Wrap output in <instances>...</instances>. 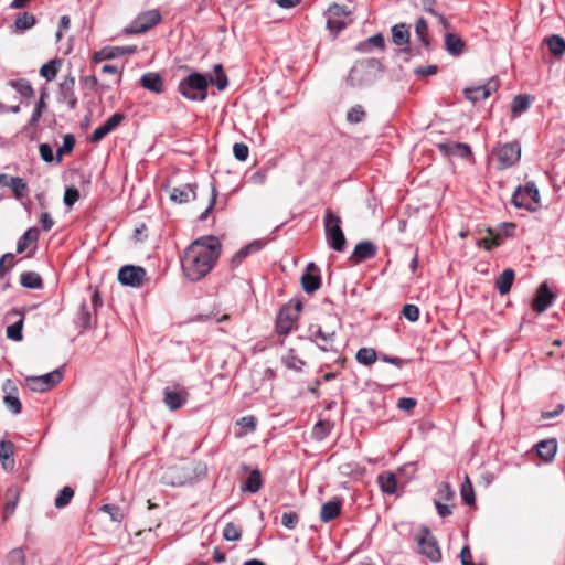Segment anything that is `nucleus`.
Instances as JSON below:
<instances>
[{
	"label": "nucleus",
	"mask_w": 565,
	"mask_h": 565,
	"mask_svg": "<svg viewBox=\"0 0 565 565\" xmlns=\"http://www.w3.org/2000/svg\"><path fill=\"white\" fill-rule=\"evenodd\" d=\"M78 198H79V192L76 188H74V186L66 188L65 193H64V204L68 207H72L75 204V202L78 200Z\"/></svg>",
	"instance_id": "60"
},
{
	"label": "nucleus",
	"mask_w": 565,
	"mask_h": 565,
	"mask_svg": "<svg viewBox=\"0 0 565 565\" xmlns=\"http://www.w3.org/2000/svg\"><path fill=\"white\" fill-rule=\"evenodd\" d=\"M75 137L72 134H66L63 137V145L56 151L57 161H61L63 154L71 152L75 147Z\"/></svg>",
	"instance_id": "49"
},
{
	"label": "nucleus",
	"mask_w": 565,
	"mask_h": 565,
	"mask_svg": "<svg viewBox=\"0 0 565 565\" xmlns=\"http://www.w3.org/2000/svg\"><path fill=\"white\" fill-rule=\"evenodd\" d=\"M309 331L321 351L338 353L334 347L335 331H324L320 326H311Z\"/></svg>",
	"instance_id": "13"
},
{
	"label": "nucleus",
	"mask_w": 565,
	"mask_h": 565,
	"mask_svg": "<svg viewBox=\"0 0 565 565\" xmlns=\"http://www.w3.org/2000/svg\"><path fill=\"white\" fill-rule=\"evenodd\" d=\"M499 88V81L495 77L490 78L483 85L467 87L463 89V94L467 99L472 103L487 99L492 93Z\"/></svg>",
	"instance_id": "12"
},
{
	"label": "nucleus",
	"mask_w": 565,
	"mask_h": 565,
	"mask_svg": "<svg viewBox=\"0 0 565 565\" xmlns=\"http://www.w3.org/2000/svg\"><path fill=\"white\" fill-rule=\"evenodd\" d=\"M195 189L196 185L194 183L173 188L170 193V200L179 204L194 200L196 196Z\"/></svg>",
	"instance_id": "19"
},
{
	"label": "nucleus",
	"mask_w": 565,
	"mask_h": 565,
	"mask_svg": "<svg viewBox=\"0 0 565 565\" xmlns=\"http://www.w3.org/2000/svg\"><path fill=\"white\" fill-rule=\"evenodd\" d=\"M377 483L382 492L386 494H394L397 487L396 476L393 472H384L379 475Z\"/></svg>",
	"instance_id": "28"
},
{
	"label": "nucleus",
	"mask_w": 565,
	"mask_h": 565,
	"mask_svg": "<svg viewBox=\"0 0 565 565\" xmlns=\"http://www.w3.org/2000/svg\"><path fill=\"white\" fill-rule=\"evenodd\" d=\"M550 52L555 56H562L565 53V39L559 35H551L546 39Z\"/></svg>",
	"instance_id": "38"
},
{
	"label": "nucleus",
	"mask_w": 565,
	"mask_h": 565,
	"mask_svg": "<svg viewBox=\"0 0 565 565\" xmlns=\"http://www.w3.org/2000/svg\"><path fill=\"white\" fill-rule=\"evenodd\" d=\"M102 511L107 512L114 522H121L124 520V513L121 509L114 504H104Z\"/></svg>",
	"instance_id": "54"
},
{
	"label": "nucleus",
	"mask_w": 565,
	"mask_h": 565,
	"mask_svg": "<svg viewBox=\"0 0 565 565\" xmlns=\"http://www.w3.org/2000/svg\"><path fill=\"white\" fill-rule=\"evenodd\" d=\"M405 319H407L411 322H415L419 318V309L415 305H405L402 311Z\"/></svg>",
	"instance_id": "58"
},
{
	"label": "nucleus",
	"mask_w": 565,
	"mask_h": 565,
	"mask_svg": "<svg viewBox=\"0 0 565 565\" xmlns=\"http://www.w3.org/2000/svg\"><path fill=\"white\" fill-rule=\"evenodd\" d=\"M217 196V190L214 183H211V198L207 207L200 214L199 220L205 221L210 213L212 212Z\"/></svg>",
	"instance_id": "55"
},
{
	"label": "nucleus",
	"mask_w": 565,
	"mask_h": 565,
	"mask_svg": "<svg viewBox=\"0 0 565 565\" xmlns=\"http://www.w3.org/2000/svg\"><path fill=\"white\" fill-rule=\"evenodd\" d=\"M39 235L40 231L38 227H30L25 231L17 243V253H23L32 243H35L39 239Z\"/></svg>",
	"instance_id": "30"
},
{
	"label": "nucleus",
	"mask_w": 565,
	"mask_h": 565,
	"mask_svg": "<svg viewBox=\"0 0 565 565\" xmlns=\"http://www.w3.org/2000/svg\"><path fill=\"white\" fill-rule=\"evenodd\" d=\"M141 85L143 88L160 94L163 90V82L158 73L149 72L141 76Z\"/></svg>",
	"instance_id": "23"
},
{
	"label": "nucleus",
	"mask_w": 565,
	"mask_h": 565,
	"mask_svg": "<svg viewBox=\"0 0 565 565\" xmlns=\"http://www.w3.org/2000/svg\"><path fill=\"white\" fill-rule=\"evenodd\" d=\"M532 97L526 94L516 95L511 105V111L513 116H519L520 114L527 110L531 106Z\"/></svg>",
	"instance_id": "32"
},
{
	"label": "nucleus",
	"mask_w": 565,
	"mask_h": 565,
	"mask_svg": "<svg viewBox=\"0 0 565 565\" xmlns=\"http://www.w3.org/2000/svg\"><path fill=\"white\" fill-rule=\"evenodd\" d=\"M347 23L339 17L329 18L327 21V28L335 33L340 32L345 28Z\"/></svg>",
	"instance_id": "63"
},
{
	"label": "nucleus",
	"mask_w": 565,
	"mask_h": 565,
	"mask_svg": "<svg viewBox=\"0 0 565 565\" xmlns=\"http://www.w3.org/2000/svg\"><path fill=\"white\" fill-rule=\"evenodd\" d=\"M237 425L246 431H254L256 428V418L254 416H244L237 420Z\"/></svg>",
	"instance_id": "64"
},
{
	"label": "nucleus",
	"mask_w": 565,
	"mask_h": 565,
	"mask_svg": "<svg viewBox=\"0 0 565 565\" xmlns=\"http://www.w3.org/2000/svg\"><path fill=\"white\" fill-rule=\"evenodd\" d=\"M554 299V295L548 289V286L546 282L542 284L532 302V308L537 313H543L548 309V307L552 305Z\"/></svg>",
	"instance_id": "17"
},
{
	"label": "nucleus",
	"mask_w": 565,
	"mask_h": 565,
	"mask_svg": "<svg viewBox=\"0 0 565 565\" xmlns=\"http://www.w3.org/2000/svg\"><path fill=\"white\" fill-rule=\"evenodd\" d=\"M262 487V476L259 470L255 469L253 470L246 480L245 486L243 487V490L248 491L250 493H256Z\"/></svg>",
	"instance_id": "41"
},
{
	"label": "nucleus",
	"mask_w": 565,
	"mask_h": 565,
	"mask_svg": "<svg viewBox=\"0 0 565 565\" xmlns=\"http://www.w3.org/2000/svg\"><path fill=\"white\" fill-rule=\"evenodd\" d=\"M162 393L163 403L170 411L181 408L189 398L188 390L179 383L166 386Z\"/></svg>",
	"instance_id": "9"
},
{
	"label": "nucleus",
	"mask_w": 565,
	"mask_h": 565,
	"mask_svg": "<svg viewBox=\"0 0 565 565\" xmlns=\"http://www.w3.org/2000/svg\"><path fill=\"white\" fill-rule=\"evenodd\" d=\"M451 153L460 158H469L471 156V149L466 143H455L452 146Z\"/></svg>",
	"instance_id": "62"
},
{
	"label": "nucleus",
	"mask_w": 565,
	"mask_h": 565,
	"mask_svg": "<svg viewBox=\"0 0 565 565\" xmlns=\"http://www.w3.org/2000/svg\"><path fill=\"white\" fill-rule=\"evenodd\" d=\"M365 117V111L362 106L358 105L349 109L347 114V119L351 124L361 122Z\"/></svg>",
	"instance_id": "52"
},
{
	"label": "nucleus",
	"mask_w": 565,
	"mask_h": 565,
	"mask_svg": "<svg viewBox=\"0 0 565 565\" xmlns=\"http://www.w3.org/2000/svg\"><path fill=\"white\" fill-rule=\"evenodd\" d=\"M415 35L420 45L428 50L430 46L429 31L427 21L424 18H418L415 21Z\"/></svg>",
	"instance_id": "26"
},
{
	"label": "nucleus",
	"mask_w": 565,
	"mask_h": 565,
	"mask_svg": "<svg viewBox=\"0 0 565 565\" xmlns=\"http://www.w3.org/2000/svg\"><path fill=\"white\" fill-rule=\"evenodd\" d=\"M221 254V243L214 236L198 238L183 254L181 265L184 276L190 281H199L214 267Z\"/></svg>",
	"instance_id": "1"
},
{
	"label": "nucleus",
	"mask_w": 565,
	"mask_h": 565,
	"mask_svg": "<svg viewBox=\"0 0 565 565\" xmlns=\"http://www.w3.org/2000/svg\"><path fill=\"white\" fill-rule=\"evenodd\" d=\"M61 380L62 372L58 370H54L53 372L46 373L44 375L26 377V382L30 383V388L35 392H44L58 384Z\"/></svg>",
	"instance_id": "14"
},
{
	"label": "nucleus",
	"mask_w": 565,
	"mask_h": 565,
	"mask_svg": "<svg viewBox=\"0 0 565 565\" xmlns=\"http://www.w3.org/2000/svg\"><path fill=\"white\" fill-rule=\"evenodd\" d=\"M60 62L57 60H51L50 62L42 65L40 70V74L42 77H44L47 82L53 81L58 72Z\"/></svg>",
	"instance_id": "42"
},
{
	"label": "nucleus",
	"mask_w": 565,
	"mask_h": 565,
	"mask_svg": "<svg viewBox=\"0 0 565 565\" xmlns=\"http://www.w3.org/2000/svg\"><path fill=\"white\" fill-rule=\"evenodd\" d=\"M356 361L363 365H371L376 361V352L371 348H361L356 352Z\"/></svg>",
	"instance_id": "44"
},
{
	"label": "nucleus",
	"mask_w": 565,
	"mask_h": 565,
	"mask_svg": "<svg viewBox=\"0 0 565 565\" xmlns=\"http://www.w3.org/2000/svg\"><path fill=\"white\" fill-rule=\"evenodd\" d=\"M301 305L298 302L294 308L284 307L279 310L276 319V331L280 335H287L294 328Z\"/></svg>",
	"instance_id": "11"
},
{
	"label": "nucleus",
	"mask_w": 565,
	"mask_h": 565,
	"mask_svg": "<svg viewBox=\"0 0 565 565\" xmlns=\"http://www.w3.org/2000/svg\"><path fill=\"white\" fill-rule=\"evenodd\" d=\"M512 204L518 209H526L535 212L540 207V192L534 182H527L524 186H518L514 191Z\"/></svg>",
	"instance_id": "5"
},
{
	"label": "nucleus",
	"mask_w": 565,
	"mask_h": 565,
	"mask_svg": "<svg viewBox=\"0 0 565 565\" xmlns=\"http://www.w3.org/2000/svg\"><path fill=\"white\" fill-rule=\"evenodd\" d=\"M465 42L455 33H447L445 35V49L452 56H459L465 51Z\"/></svg>",
	"instance_id": "22"
},
{
	"label": "nucleus",
	"mask_w": 565,
	"mask_h": 565,
	"mask_svg": "<svg viewBox=\"0 0 565 565\" xmlns=\"http://www.w3.org/2000/svg\"><path fill=\"white\" fill-rule=\"evenodd\" d=\"M376 254V247L370 241H363L355 245L352 255L350 256L351 260L355 263H360L362 260L372 258Z\"/></svg>",
	"instance_id": "20"
},
{
	"label": "nucleus",
	"mask_w": 565,
	"mask_h": 565,
	"mask_svg": "<svg viewBox=\"0 0 565 565\" xmlns=\"http://www.w3.org/2000/svg\"><path fill=\"white\" fill-rule=\"evenodd\" d=\"M242 536V530L239 526L232 522H228L223 529V537L226 541H238Z\"/></svg>",
	"instance_id": "50"
},
{
	"label": "nucleus",
	"mask_w": 565,
	"mask_h": 565,
	"mask_svg": "<svg viewBox=\"0 0 565 565\" xmlns=\"http://www.w3.org/2000/svg\"><path fill=\"white\" fill-rule=\"evenodd\" d=\"M14 455V445L11 441L6 439L0 440V460L2 461L3 468L7 469L8 466L10 469L13 468L14 461L12 457Z\"/></svg>",
	"instance_id": "31"
},
{
	"label": "nucleus",
	"mask_w": 565,
	"mask_h": 565,
	"mask_svg": "<svg viewBox=\"0 0 565 565\" xmlns=\"http://www.w3.org/2000/svg\"><path fill=\"white\" fill-rule=\"evenodd\" d=\"M6 186H9L12 190L14 198L18 200L23 199L28 191L26 182L20 177H9Z\"/></svg>",
	"instance_id": "33"
},
{
	"label": "nucleus",
	"mask_w": 565,
	"mask_h": 565,
	"mask_svg": "<svg viewBox=\"0 0 565 565\" xmlns=\"http://www.w3.org/2000/svg\"><path fill=\"white\" fill-rule=\"evenodd\" d=\"M147 278V273L141 266L125 265L118 271V281L128 287H140Z\"/></svg>",
	"instance_id": "10"
},
{
	"label": "nucleus",
	"mask_w": 565,
	"mask_h": 565,
	"mask_svg": "<svg viewBox=\"0 0 565 565\" xmlns=\"http://www.w3.org/2000/svg\"><path fill=\"white\" fill-rule=\"evenodd\" d=\"M384 36L381 33L374 34L367 39V41L363 44L359 45L361 51H365V46L373 45L379 49H384Z\"/></svg>",
	"instance_id": "57"
},
{
	"label": "nucleus",
	"mask_w": 565,
	"mask_h": 565,
	"mask_svg": "<svg viewBox=\"0 0 565 565\" xmlns=\"http://www.w3.org/2000/svg\"><path fill=\"white\" fill-rule=\"evenodd\" d=\"M281 360L286 367L295 371H301L305 365V361L297 356L294 349H289Z\"/></svg>",
	"instance_id": "39"
},
{
	"label": "nucleus",
	"mask_w": 565,
	"mask_h": 565,
	"mask_svg": "<svg viewBox=\"0 0 565 565\" xmlns=\"http://www.w3.org/2000/svg\"><path fill=\"white\" fill-rule=\"evenodd\" d=\"M35 17L31 13L24 12L18 15L15 20V28L20 31L31 29L35 24Z\"/></svg>",
	"instance_id": "47"
},
{
	"label": "nucleus",
	"mask_w": 565,
	"mask_h": 565,
	"mask_svg": "<svg viewBox=\"0 0 565 565\" xmlns=\"http://www.w3.org/2000/svg\"><path fill=\"white\" fill-rule=\"evenodd\" d=\"M323 226L329 247L337 252H343L347 241L341 228L340 216L335 215L330 209H327L323 218Z\"/></svg>",
	"instance_id": "4"
},
{
	"label": "nucleus",
	"mask_w": 565,
	"mask_h": 565,
	"mask_svg": "<svg viewBox=\"0 0 565 565\" xmlns=\"http://www.w3.org/2000/svg\"><path fill=\"white\" fill-rule=\"evenodd\" d=\"M392 41L397 46H404L403 51L409 50V31L405 23L395 24L392 28Z\"/></svg>",
	"instance_id": "21"
},
{
	"label": "nucleus",
	"mask_w": 565,
	"mask_h": 565,
	"mask_svg": "<svg viewBox=\"0 0 565 565\" xmlns=\"http://www.w3.org/2000/svg\"><path fill=\"white\" fill-rule=\"evenodd\" d=\"M214 75L207 78L209 84L215 85L218 90H224L228 85V81L221 64L214 65Z\"/></svg>",
	"instance_id": "36"
},
{
	"label": "nucleus",
	"mask_w": 565,
	"mask_h": 565,
	"mask_svg": "<svg viewBox=\"0 0 565 565\" xmlns=\"http://www.w3.org/2000/svg\"><path fill=\"white\" fill-rule=\"evenodd\" d=\"M20 282L23 287L39 289L42 287V278L35 271H24L21 274Z\"/></svg>",
	"instance_id": "37"
},
{
	"label": "nucleus",
	"mask_w": 565,
	"mask_h": 565,
	"mask_svg": "<svg viewBox=\"0 0 565 565\" xmlns=\"http://www.w3.org/2000/svg\"><path fill=\"white\" fill-rule=\"evenodd\" d=\"M122 50L120 46L104 47L96 55L98 60H113L122 56Z\"/></svg>",
	"instance_id": "51"
},
{
	"label": "nucleus",
	"mask_w": 565,
	"mask_h": 565,
	"mask_svg": "<svg viewBox=\"0 0 565 565\" xmlns=\"http://www.w3.org/2000/svg\"><path fill=\"white\" fill-rule=\"evenodd\" d=\"M45 97H46V92H43L41 94L40 99L36 102L35 107L33 109V113L31 115V118L29 120V126L30 127L35 126L38 124V121L40 120V118L42 116V113H43V110L46 107V105H45Z\"/></svg>",
	"instance_id": "45"
},
{
	"label": "nucleus",
	"mask_w": 565,
	"mask_h": 565,
	"mask_svg": "<svg viewBox=\"0 0 565 565\" xmlns=\"http://www.w3.org/2000/svg\"><path fill=\"white\" fill-rule=\"evenodd\" d=\"M73 495H74V490L71 487H67V486L64 487L60 491L58 495L55 498V502H54L55 507L57 509H62V508L66 507L71 502Z\"/></svg>",
	"instance_id": "48"
},
{
	"label": "nucleus",
	"mask_w": 565,
	"mask_h": 565,
	"mask_svg": "<svg viewBox=\"0 0 565 565\" xmlns=\"http://www.w3.org/2000/svg\"><path fill=\"white\" fill-rule=\"evenodd\" d=\"M22 329L23 318H20L17 322L8 326L6 331L7 338L13 341H21L23 339Z\"/></svg>",
	"instance_id": "46"
},
{
	"label": "nucleus",
	"mask_w": 565,
	"mask_h": 565,
	"mask_svg": "<svg viewBox=\"0 0 565 565\" xmlns=\"http://www.w3.org/2000/svg\"><path fill=\"white\" fill-rule=\"evenodd\" d=\"M265 243L262 239L253 241L246 246L242 247L232 258V263L235 265L241 264V262L250 254L259 252L264 247Z\"/></svg>",
	"instance_id": "25"
},
{
	"label": "nucleus",
	"mask_w": 565,
	"mask_h": 565,
	"mask_svg": "<svg viewBox=\"0 0 565 565\" xmlns=\"http://www.w3.org/2000/svg\"><path fill=\"white\" fill-rule=\"evenodd\" d=\"M382 71V63L377 58L358 61L350 70L347 82L352 87H362L372 84Z\"/></svg>",
	"instance_id": "2"
},
{
	"label": "nucleus",
	"mask_w": 565,
	"mask_h": 565,
	"mask_svg": "<svg viewBox=\"0 0 565 565\" xmlns=\"http://www.w3.org/2000/svg\"><path fill=\"white\" fill-rule=\"evenodd\" d=\"M124 119L125 116L122 114L115 113L106 120L104 125L99 126L93 131V134L89 136V141L93 143L99 142L109 132L115 130Z\"/></svg>",
	"instance_id": "16"
},
{
	"label": "nucleus",
	"mask_w": 565,
	"mask_h": 565,
	"mask_svg": "<svg viewBox=\"0 0 565 565\" xmlns=\"http://www.w3.org/2000/svg\"><path fill=\"white\" fill-rule=\"evenodd\" d=\"M460 494H461L462 501L466 504L471 505L475 503L473 487H472V483L467 475L465 477V481L461 484Z\"/></svg>",
	"instance_id": "43"
},
{
	"label": "nucleus",
	"mask_w": 565,
	"mask_h": 565,
	"mask_svg": "<svg viewBox=\"0 0 565 565\" xmlns=\"http://www.w3.org/2000/svg\"><path fill=\"white\" fill-rule=\"evenodd\" d=\"M161 20V14L158 10L152 9L141 12L130 24L125 29L126 33L140 34L152 26L158 24Z\"/></svg>",
	"instance_id": "8"
},
{
	"label": "nucleus",
	"mask_w": 565,
	"mask_h": 565,
	"mask_svg": "<svg viewBox=\"0 0 565 565\" xmlns=\"http://www.w3.org/2000/svg\"><path fill=\"white\" fill-rule=\"evenodd\" d=\"M299 522V515L296 512H285L281 515V525L288 530H294Z\"/></svg>",
	"instance_id": "53"
},
{
	"label": "nucleus",
	"mask_w": 565,
	"mask_h": 565,
	"mask_svg": "<svg viewBox=\"0 0 565 565\" xmlns=\"http://www.w3.org/2000/svg\"><path fill=\"white\" fill-rule=\"evenodd\" d=\"M536 451L542 459H544L546 462H550L556 455L557 444L554 439L541 440L536 445Z\"/></svg>",
	"instance_id": "24"
},
{
	"label": "nucleus",
	"mask_w": 565,
	"mask_h": 565,
	"mask_svg": "<svg viewBox=\"0 0 565 565\" xmlns=\"http://www.w3.org/2000/svg\"><path fill=\"white\" fill-rule=\"evenodd\" d=\"M415 541L417 542L420 554L426 556L429 561L438 563L441 559L438 542L427 526H420L419 532L415 535Z\"/></svg>",
	"instance_id": "6"
},
{
	"label": "nucleus",
	"mask_w": 565,
	"mask_h": 565,
	"mask_svg": "<svg viewBox=\"0 0 565 565\" xmlns=\"http://www.w3.org/2000/svg\"><path fill=\"white\" fill-rule=\"evenodd\" d=\"M514 271L511 268L504 269L495 281V287L500 295H507L514 280Z\"/></svg>",
	"instance_id": "29"
},
{
	"label": "nucleus",
	"mask_w": 565,
	"mask_h": 565,
	"mask_svg": "<svg viewBox=\"0 0 565 565\" xmlns=\"http://www.w3.org/2000/svg\"><path fill=\"white\" fill-rule=\"evenodd\" d=\"M233 153L238 161H245L248 158L249 150L245 143L236 142L233 146Z\"/></svg>",
	"instance_id": "59"
},
{
	"label": "nucleus",
	"mask_w": 565,
	"mask_h": 565,
	"mask_svg": "<svg viewBox=\"0 0 565 565\" xmlns=\"http://www.w3.org/2000/svg\"><path fill=\"white\" fill-rule=\"evenodd\" d=\"M75 322L82 329V331L87 330V329L90 328L92 316H90V312L88 310V307H87L86 302H83L81 305V308H79V310L77 312Z\"/></svg>",
	"instance_id": "40"
},
{
	"label": "nucleus",
	"mask_w": 565,
	"mask_h": 565,
	"mask_svg": "<svg viewBox=\"0 0 565 565\" xmlns=\"http://www.w3.org/2000/svg\"><path fill=\"white\" fill-rule=\"evenodd\" d=\"M498 170H504L519 161L521 148L518 142H507L493 149L492 151Z\"/></svg>",
	"instance_id": "7"
},
{
	"label": "nucleus",
	"mask_w": 565,
	"mask_h": 565,
	"mask_svg": "<svg viewBox=\"0 0 565 565\" xmlns=\"http://www.w3.org/2000/svg\"><path fill=\"white\" fill-rule=\"evenodd\" d=\"M9 85L24 98H32L34 96V89L30 81L25 78L10 81Z\"/></svg>",
	"instance_id": "35"
},
{
	"label": "nucleus",
	"mask_w": 565,
	"mask_h": 565,
	"mask_svg": "<svg viewBox=\"0 0 565 565\" xmlns=\"http://www.w3.org/2000/svg\"><path fill=\"white\" fill-rule=\"evenodd\" d=\"M13 259L14 255L11 253H7L0 258V275H4L12 268Z\"/></svg>",
	"instance_id": "61"
},
{
	"label": "nucleus",
	"mask_w": 565,
	"mask_h": 565,
	"mask_svg": "<svg viewBox=\"0 0 565 565\" xmlns=\"http://www.w3.org/2000/svg\"><path fill=\"white\" fill-rule=\"evenodd\" d=\"M9 565H25V556L21 548H14L8 556Z\"/></svg>",
	"instance_id": "56"
},
{
	"label": "nucleus",
	"mask_w": 565,
	"mask_h": 565,
	"mask_svg": "<svg viewBox=\"0 0 565 565\" xmlns=\"http://www.w3.org/2000/svg\"><path fill=\"white\" fill-rule=\"evenodd\" d=\"M2 390L6 393L3 397L6 407L14 415L20 414L22 404L18 396V388L14 383L11 380H7L2 385Z\"/></svg>",
	"instance_id": "15"
},
{
	"label": "nucleus",
	"mask_w": 565,
	"mask_h": 565,
	"mask_svg": "<svg viewBox=\"0 0 565 565\" xmlns=\"http://www.w3.org/2000/svg\"><path fill=\"white\" fill-rule=\"evenodd\" d=\"M75 79L74 77H65L60 84V100L66 103L70 109L77 106V97L74 92Z\"/></svg>",
	"instance_id": "18"
},
{
	"label": "nucleus",
	"mask_w": 565,
	"mask_h": 565,
	"mask_svg": "<svg viewBox=\"0 0 565 565\" xmlns=\"http://www.w3.org/2000/svg\"><path fill=\"white\" fill-rule=\"evenodd\" d=\"M341 512V503L339 501H328L321 507L320 519L328 523L334 520Z\"/></svg>",
	"instance_id": "27"
},
{
	"label": "nucleus",
	"mask_w": 565,
	"mask_h": 565,
	"mask_svg": "<svg viewBox=\"0 0 565 565\" xmlns=\"http://www.w3.org/2000/svg\"><path fill=\"white\" fill-rule=\"evenodd\" d=\"M301 285L307 294H312L320 288L321 277L318 274L305 273L301 277Z\"/></svg>",
	"instance_id": "34"
},
{
	"label": "nucleus",
	"mask_w": 565,
	"mask_h": 565,
	"mask_svg": "<svg viewBox=\"0 0 565 565\" xmlns=\"http://www.w3.org/2000/svg\"><path fill=\"white\" fill-rule=\"evenodd\" d=\"M209 79L205 75L193 72L181 79L178 92L189 100L204 102L207 97Z\"/></svg>",
	"instance_id": "3"
}]
</instances>
